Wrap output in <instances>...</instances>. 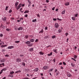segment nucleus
Instances as JSON below:
<instances>
[{"label": "nucleus", "instance_id": "nucleus-1", "mask_svg": "<svg viewBox=\"0 0 79 79\" xmlns=\"http://www.w3.org/2000/svg\"><path fill=\"white\" fill-rule=\"evenodd\" d=\"M21 5H22V4H19L18 5L17 7V10H18L19 9L20 7H21Z\"/></svg>", "mask_w": 79, "mask_h": 79}, {"label": "nucleus", "instance_id": "nucleus-2", "mask_svg": "<svg viewBox=\"0 0 79 79\" xmlns=\"http://www.w3.org/2000/svg\"><path fill=\"white\" fill-rule=\"evenodd\" d=\"M58 26H59V25H58V24L56 23L55 24V27L56 28H58Z\"/></svg>", "mask_w": 79, "mask_h": 79}, {"label": "nucleus", "instance_id": "nucleus-3", "mask_svg": "<svg viewBox=\"0 0 79 79\" xmlns=\"http://www.w3.org/2000/svg\"><path fill=\"white\" fill-rule=\"evenodd\" d=\"M48 68V67L47 66H44L43 67V69H44V70H47V69Z\"/></svg>", "mask_w": 79, "mask_h": 79}, {"label": "nucleus", "instance_id": "nucleus-4", "mask_svg": "<svg viewBox=\"0 0 79 79\" xmlns=\"http://www.w3.org/2000/svg\"><path fill=\"white\" fill-rule=\"evenodd\" d=\"M7 18L5 17H3L2 18V20L3 21H5L6 20Z\"/></svg>", "mask_w": 79, "mask_h": 79}, {"label": "nucleus", "instance_id": "nucleus-5", "mask_svg": "<svg viewBox=\"0 0 79 79\" xmlns=\"http://www.w3.org/2000/svg\"><path fill=\"white\" fill-rule=\"evenodd\" d=\"M14 48V46H9L7 48L8 49H11V48Z\"/></svg>", "mask_w": 79, "mask_h": 79}, {"label": "nucleus", "instance_id": "nucleus-6", "mask_svg": "<svg viewBox=\"0 0 79 79\" xmlns=\"http://www.w3.org/2000/svg\"><path fill=\"white\" fill-rule=\"evenodd\" d=\"M6 60V59H5L3 58L1 60V63H2L3 62H5Z\"/></svg>", "mask_w": 79, "mask_h": 79}, {"label": "nucleus", "instance_id": "nucleus-7", "mask_svg": "<svg viewBox=\"0 0 79 79\" xmlns=\"http://www.w3.org/2000/svg\"><path fill=\"white\" fill-rule=\"evenodd\" d=\"M23 27H20L18 28V30L19 31H20V30H23Z\"/></svg>", "mask_w": 79, "mask_h": 79}, {"label": "nucleus", "instance_id": "nucleus-8", "mask_svg": "<svg viewBox=\"0 0 79 79\" xmlns=\"http://www.w3.org/2000/svg\"><path fill=\"white\" fill-rule=\"evenodd\" d=\"M29 51H30V52H33V51H34V48H31L29 49Z\"/></svg>", "mask_w": 79, "mask_h": 79}, {"label": "nucleus", "instance_id": "nucleus-9", "mask_svg": "<svg viewBox=\"0 0 79 79\" xmlns=\"http://www.w3.org/2000/svg\"><path fill=\"white\" fill-rule=\"evenodd\" d=\"M25 43H26V44H27V45L29 44H31V42L29 41H27L26 42H25Z\"/></svg>", "mask_w": 79, "mask_h": 79}, {"label": "nucleus", "instance_id": "nucleus-10", "mask_svg": "<svg viewBox=\"0 0 79 79\" xmlns=\"http://www.w3.org/2000/svg\"><path fill=\"white\" fill-rule=\"evenodd\" d=\"M65 5L66 6H68L69 5V2H68L65 3Z\"/></svg>", "mask_w": 79, "mask_h": 79}, {"label": "nucleus", "instance_id": "nucleus-11", "mask_svg": "<svg viewBox=\"0 0 79 79\" xmlns=\"http://www.w3.org/2000/svg\"><path fill=\"white\" fill-rule=\"evenodd\" d=\"M39 54H40V55H44V52H39Z\"/></svg>", "mask_w": 79, "mask_h": 79}, {"label": "nucleus", "instance_id": "nucleus-12", "mask_svg": "<svg viewBox=\"0 0 79 79\" xmlns=\"http://www.w3.org/2000/svg\"><path fill=\"white\" fill-rule=\"evenodd\" d=\"M38 70H39V68H36V69H35L34 70V71H35L36 72H37L38 71Z\"/></svg>", "mask_w": 79, "mask_h": 79}, {"label": "nucleus", "instance_id": "nucleus-13", "mask_svg": "<svg viewBox=\"0 0 79 79\" xmlns=\"http://www.w3.org/2000/svg\"><path fill=\"white\" fill-rule=\"evenodd\" d=\"M30 41L31 42H34V39H31L30 40Z\"/></svg>", "mask_w": 79, "mask_h": 79}, {"label": "nucleus", "instance_id": "nucleus-14", "mask_svg": "<svg viewBox=\"0 0 79 79\" xmlns=\"http://www.w3.org/2000/svg\"><path fill=\"white\" fill-rule=\"evenodd\" d=\"M21 59H16V61H18L19 62H21Z\"/></svg>", "mask_w": 79, "mask_h": 79}, {"label": "nucleus", "instance_id": "nucleus-15", "mask_svg": "<svg viewBox=\"0 0 79 79\" xmlns=\"http://www.w3.org/2000/svg\"><path fill=\"white\" fill-rule=\"evenodd\" d=\"M21 70H19L18 71H17L15 73H21Z\"/></svg>", "mask_w": 79, "mask_h": 79}, {"label": "nucleus", "instance_id": "nucleus-16", "mask_svg": "<svg viewBox=\"0 0 79 79\" xmlns=\"http://www.w3.org/2000/svg\"><path fill=\"white\" fill-rule=\"evenodd\" d=\"M71 65L73 67H74V66H75V64H73V63H71Z\"/></svg>", "mask_w": 79, "mask_h": 79}, {"label": "nucleus", "instance_id": "nucleus-17", "mask_svg": "<svg viewBox=\"0 0 79 79\" xmlns=\"http://www.w3.org/2000/svg\"><path fill=\"white\" fill-rule=\"evenodd\" d=\"M28 2L29 5H31V2L29 0H28Z\"/></svg>", "mask_w": 79, "mask_h": 79}, {"label": "nucleus", "instance_id": "nucleus-18", "mask_svg": "<svg viewBox=\"0 0 79 79\" xmlns=\"http://www.w3.org/2000/svg\"><path fill=\"white\" fill-rule=\"evenodd\" d=\"M18 4H19V2H16L15 4V5H16V6H18Z\"/></svg>", "mask_w": 79, "mask_h": 79}, {"label": "nucleus", "instance_id": "nucleus-19", "mask_svg": "<svg viewBox=\"0 0 79 79\" xmlns=\"http://www.w3.org/2000/svg\"><path fill=\"white\" fill-rule=\"evenodd\" d=\"M6 46H7V45H1V47H6Z\"/></svg>", "mask_w": 79, "mask_h": 79}, {"label": "nucleus", "instance_id": "nucleus-20", "mask_svg": "<svg viewBox=\"0 0 79 79\" xmlns=\"http://www.w3.org/2000/svg\"><path fill=\"white\" fill-rule=\"evenodd\" d=\"M48 55L49 56H51V55H52V52H51L50 54H48Z\"/></svg>", "mask_w": 79, "mask_h": 79}, {"label": "nucleus", "instance_id": "nucleus-21", "mask_svg": "<svg viewBox=\"0 0 79 79\" xmlns=\"http://www.w3.org/2000/svg\"><path fill=\"white\" fill-rule=\"evenodd\" d=\"M60 74V73H59V72L57 71V72L56 73V76H58V74Z\"/></svg>", "mask_w": 79, "mask_h": 79}, {"label": "nucleus", "instance_id": "nucleus-22", "mask_svg": "<svg viewBox=\"0 0 79 79\" xmlns=\"http://www.w3.org/2000/svg\"><path fill=\"white\" fill-rule=\"evenodd\" d=\"M72 20H73V21H75V17H72Z\"/></svg>", "mask_w": 79, "mask_h": 79}, {"label": "nucleus", "instance_id": "nucleus-23", "mask_svg": "<svg viewBox=\"0 0 79 79\" xmlns=\"http://www.w3.org/2000/svg\"><path fill=\"white\" fill-rule=\"evenodd\" d=\"M64 13H65V10H64L62 12V14L63 15H64Z\"/></svg>", "mask_w": 79, "mask_h": 79}, {"label": "nucleus", "instance_id": "nucleus-24", "mask_svg": "<svg viewBox=\"0 0 79 79\" xmlns=\"http://www.w3.org/2000/svg\"><path fill=\"white\" fill-rule=\"evenodd\" d=\"M52 39H54V38H56V36L55 35H53L52 37Z\"/></svg>", "mask_w": 79, "mask_h": 79}, {"label": "nucleus", "instance_id": "nucleus-25", "mask_svg": "<svg viewBox=\"0 0 79 79\" xmlns=\"http://www.w3.org/2000/svg\"><path fill=\"white\" fill-rule=\"evenodd\" d=\"M36 21H37V19H36L32 20V22H36Z\"/></svg>", "mask_w": 79, "mask_h": 79}, {"label": "nucleus", "instance_id": "nucleus-26", "mask_svg": "<svg viewBox=\"0 0 79 79\" xmlns=\"http://www.w3.org/2000/svg\"><path fill=\"white\" fill-rule=\"evenodd\" d=\"M22 65H23V66H25L26 65V64L24 62L22 63Z\"/></svg>", "mask_w": 79, "mask_h": 79}, {"label": "nucleus", "instance_id": "nucleus-27", "mask_svg": "<svg viewBox=\"0 0 79 79\" xmlns=\"http://www.w3.org/2000/svg\"><path fill=\"white\" fill-rule=\"evenodd\" d=\"M9 77H13V75L12 74H11L9 75Z\"/></svg>", "mask_w": 79, "mask_h": 79}, {"label": "nucleus", "instance_id": "nucleus-28", "mask_svg": "<svg viewBox=\"0 0 79 79\" xmlns=\"http://www.w3.org/2000/svg\"><path fill=\"white\" fill-rule=\"evenodd\" d=\"M41 32V33H43L44 32V31H43V29H42V30L39 32V33H40Z\"/></svg>", "mask_w": 79, "mask_h": 79}, {"label": "nucleus", "instance_id": "nucleus-29", "mask_svg": "<svg viewBox=\"0 0 79 79\" xmlns=\"http://www.w3.org/2000/svg\"><path fill=\"white\" fill-rule=\"evenodd\" d=\"M14 73H15V72H14L13 71H12V72L10 73V74H12V75H13V74H14Z\"/></svg>", "mask_w": 79, "mask_h": 79}, {"label": "nucleus", "instance_id": "nucleus-30", "mask_svg": "<svg viewBox=\"0 0 79 79\" xmlns=\"http://www.w3.org/2000/svg\"><path fill=\"white\" fill-rule=\"evenodd\" d=\"M8 6H6V11H7L8 10Z\"/></svg>", "mask_w": 79, "mask_h": 79}, {"label": "nucleus", "instance_id": "nucleus-31", "mask_svg": "<svg viewBox=\"0 0 79 79\" xmlns=\"http://www.w3.org/2000/svg\"><path fill=\"white\" fill-rule=\"evenodd\" d=\"M58 31L59 33H61V30L60 29Z\"/></svg>", "mask_w": 79, "mask_h": 79}, {"label": "nucleus", "instance_id": "nucleus-32", "mask_svg": "<svg viewBox=\"0 0 79 79\" xmlns=\"http://www.w3.org/2000/svg\"><path fill=\"white\" fill-rule=\"evenodd\" d=\"M5 56L6 57H9V56H10L8 54H6V55H5Z\"/></svg>", "mask_w": 79, "mask_h": 79}, {"label": "nucleus", "instance_id": "nucleus-33", "mask_svg": "<svg viewBox=\"0 0 79 79\" xmlns=\"http://www.w3.org/2000/svg\"><path fill=\"white\" fill-rule=\"evenodd\" d=\"M19 41H15V43H16L17 44H18V43H19Z\"/></svg>", "mask_w": 79, "mask_h": 79}, {"label": "nucleus", "instance_id": "nucleus-34", "mask_svg": "<svg viewBox=\"0 0 79 79\" xmlns=\"http://www.w3.org/2000/svg\"><path fill=\"white\" fill-rule=\"evenodd\" d=\"M0 65H3V66H4L5 64H4V63H3L2 64H0Z\"/></svg>", "mask_w": 79, "mask_h": 79}, {"label": "nucleus", "instance_id": "nucleus-35", "mask_svg": "<svg viewBox=\"0 0 79 79\" xmlns=\"http://www.w3.org/2000/svg\"><path fill=\"white\" fill-rule=\"evenodd\" d=\"M68 77H71V74H68Z\"/></svg>", "mask_w": 79, "mask_h": 79}, {"label": "nucleus", "instance_id": "nucleus-36", "mask_svg": "<svg viewBox=\"0 0 79 79\" xmlns=\"http://www.w3.org/2000/svg\"><path fill=\"white\" fill-rule=\"evenodd\" d=\"M53 52H55V53H57V52H56V49L55 50H54Z\"/></svg>", "mask_w": 79, "mask_h": 79}, {"label": "nucleus", "instance_id": "nucleus-37", "mask_svg": "<svg viewBox=\"0 0 79 79\" xmlns=\"http://www.w3.org/2000/svg\"><path fill=\"white\" fill-rule=\"evenodd\" d=\"M6 31H10V29L7 28L6 29Z\"/></svg>", "mask_w": 79, "mask_h": 79}, {"label": "nucleus", "instance_id": "nucleus-38", "mask_svg": "<svg viewBox=\"0 0 79 79\" xmlns=\"http://www.w3.org/2000/svg\"><path fill=\"white\" fill-rule=\"evenodd\" d=\"M11 12H12V10H10L9 11V13H11Z\"/></svg>", "mask_w": 79, "mask_h": 79}, {"label": "nucleus", "instance_id": "nucleus-39", "mask_svg": "<svg viewBox=\"0 0 79 79\" xmlns=\"http://www.w3.org/2000/svg\"><path fill=\"white\" fill-rule=\"evenodd\" d=\"M53 69H50L49 70V72H51L52 71H53Z\"/></svg>", "mask_w": 79, "mask_h": 79}, {"label": "nucleus", "instance_id": "nucleus-40", "mask_svg": "<svg viewBox=\"0 0 79 79\" xmlns=\"http://www.w3.org/2000/svg\"><path fill=\"white\" fill-rule=\"evenodd\" d=\"M18 28L17 27H15V31H17V30H18Z\"/></svg>", "mask_w": 79, "mask_h": 79}, {"label": "nucleus", "instance_id": "nucleus-41", "mask_svg": "<svg viewBox=\"0 0 79 79\" xmlns=\"http://www.w3.org/2000/svg\"><path fill=\"white\" fill-rule=\"evenodd\" d=\"M72 60H74V61H76V60L74 59V58H71Z\"/></svg>", "mask_w": 79, "mask_h": 79}, {"label": "nucleus", "instance_id": "nucleus-42", "mask_svg": "<svg viewBox=\"0 0 79 79\" xmlns=\"http://www.w3.org/2000/svg\"><path fill=\"white\" fill-rule=\"evenodd\" d=\"M32 45V44H30L29 45H28V46H29V47H31Z\"/></svg>", "mask_w": 79, "mask_h": 79}, {"label": "nucleus", "instance_id": "nucleus-43", "mask_svg": "<svg viewBox=\"0 0 79 79\" xmlns=\"http://www.w3.org/2000/svg\"><path fill=\"white\" fill-rule=\"evenodd\" d=\"M2 70H3V71H6V70H7V69H6V68H5L2 69Z\"/></svg>", "mask_w": 79, "mask_h": 79}, {"label": "nucleus", "instance_id": "nucleus-44", "mask_svg": "<svg viewBox=\"0 0 79 79\" xmlns=\"http://www.w3.org/2000/svg\"><path fill=\"white\" fill-rule=\"evenodd\" d=\"M3 34H0V37H3Z\"/></svg>", "mask_w": 79, "mask_h": 79}, {"label": "nucleus", "instance_id": "nucleus-45", "mask_svg": "<svg viewBox=\"0 0 79 79\" xmlns=\"http://www.w3.org/2000/svg\"><path fill=\"white\" fill-rule=\"evenodd\" d=\"M38 41H39V40L36 39V40H35V42H37Z\"/></svg>", "mask_w": 79, "mask_h": 79}, {"label": "nucleus", "instance_id": "nucleus-46", "mask_svg": "<svg viewBox=\"0 0 79 79\" xmlns=\"http://www.w3.org/2000/svg\"><path fill=\"white\" fill-rule=\"evenodd\" d=\"M25 38L26 39H27V38H28V35H26L25 36Z\"/></svg>", "mask_w": 79, "mask_h": 79}, {"label": "nucleus", "instance_id": "nucleus-47", "mask_svg": "<svg viewBox=\"0 0 79 79\" xmlns=\"http://www.w3.org/2000/svg\"><path fill=\"white\" fill-rule=\"evenodd\" d=\"M2 52H5V49H2Z\"/></svg>", "mask_w": 79, "mask_h": 79}, {"label": "nucleus", "instance_id": "nucleus-48", "mask_svg": "<svg viewBox=\"0 0 79 79\" xmlns=\"http://www.w3.org/2000/svg\"><path fill=\"white\" fill-rule=\"evenodd\" d=\"M48 29V28L47 27H45V30H47Z\"/></svg>", "mask_w": 79, "mask_h": 79}, {"label": "nucleus", "instance_id": "nucleus-49", "mask_svg": "<svg viewBox=\"0 0 79 79\" xmlns=\"http://www.w3.org/2000/svg\"><path fill=\"white\" fill-rule=\"evenodd\" d=\"M65 35H66V37H67V36L68 35V33H66L65 34Z\"/></svg>", "mask_w": 79, "mask_h": 79}, {"label": "nucleus", "instance_id": "nucleus-50", "mask_svg": "<svg viewBox=\"0 0 79 79\" xmlns=\"http://www.w3.org/2000/svg\"><path fill=\"white\" fill-rule=\"evenodd\" d=\"M63 64L64 65H66V63H65L64 62H63Z\"/></svg>", "mask_w": 79, "mask_h": 79}, {"label": "nucleus", "instance_id": "nucleus-51", "mask_svg": "<svg viewBox=\"0 0 79 79\" xmlns=\"http://www.w3.org/2000/svg\"><path fill=\"white\" fill-rule=\"evenodd\" d=\"M27 16H28V15L26 14L25 15H24L25 17L26 18H27Z\"/></svg>", "mask_w": 79, "mask_h": 79}, {"label": "nucleus", "instance_id": "nucleus-52", "mask_svg": "<svg viewBox=\"0 0 79 79\" xmlns=\"http://www.w3.org/2000/svg\"><path fill=\"white\" fill-rule=\"evenodd\" d=\"M74 58L76 59V58H77V56H76V55H74Z\"/></svg>", "mask_w": 79, "mask_h": 79}, {"label": "nucleus", "instance_id": "nucleus-53", "mask_svg": "<svg viewBox=\"0 0 79 79\" xmlns=\"http://www.w3.org/2000/svg\"><path fill=\"white\" fill-rule=\"evenodd\" d=\"M2 29H5V26H2Z\"/></svg>", "mask_w": 79, "mask_h": 79}, {"label": "nucleus", "instance_id": "nucleus-54", "mask_svg": "<svg viewBox=\"0 0 79 79\" xmlns=\"http://www.w3.org/2000/svg\"><path fill=\"white\" fill-rule=\"evenodd\" d=\"M57 20H59V21H61V20H62L61 19H60L59 18H57Z\"/></svg>", "mask_w": 79, "mask_h": 79}, {"label": "nucleus", "instance_id": "nucleus-55", "mask_svg": "<svg viewBox=\"0 0 79 79\" xmlns=\"http://www.w3.org/2000/svg\"><path fill=\"white\" fill-rule=\"evenodd\" d=\"M53 21H56V20H57V19H54V18H53Z\"/></svg>", "mask_w": 79, "mask_h": 79}, {"label": "nucleus", "instance_id": "nucleus-56", "mask_svg": "<svg viewBox=\"0 0 79 79\" xmlns=\"http://www.w3.org/2000/svg\"><path fill=\"white\" fill-rule=\"evenodd\" d=\"M77 15H78V14H77L75 15V17H77Z\"/></svg>", "mask_w": 79, "mask_h": 79}, {"label": "nucleus", "instance_id": "nucleus-57", "mask_svg": "<svg viewBox=\"0 0 79 79\" xmlns=\"http://www.w3.org/2000/svg\"><path fill=\"white\" fill-rule=\"evenodd\" d=\"M26 12H27V13H29V11L28 10H26Z\"/></svg>", "mask_w": 79, "mask_h": 79}, {"label": "nucleus", "instance_id": "nucleus-58", "mask_svg": "<svg viewBox=\"0 0 79 79\" xmlns=\"http://www.w3.org/2000/svg\"><path fill=\"white\" fill-rule=\"evenodd\" d=\"M55 7H54L52 9V10H55Z\"/></svg>", "mask_w": 79, "mask_h": 79}, {"label": "nucleus", "instance_id": "nucleus-59", "mask_svg": "<svg viewBox=\"0 0 79 79\" xmlns=\"http://www.w3.org/2000/svg\"><path fill=\"white\" fill-rule=\"evenodd\" d=\"M11 19H12V20H14V19H15V18H11Z\"/></svg>", "mask_w": 79, "mask_h": 79}, {"label": "nucleus", "instance_id": "nucleus-60", "mask_svg": "<svg viewBox=\"0 0 79 79\" xmlns=\"http://www.w3.org/2000/svg\"><path fill=\"white\" fill-rule=\"evenodd\" d=\"M46 1L47 3H48V2H49V1H48V0H46Z\"/></svg>", "mask_w": 79, "mask_h": 79}, {"label": "nucleus", "instance_id": "nucleus-61", "mask_svg": "<svg viewBox=\"0 0 79 79\" xmlns=\"http://www.w3.org/2000/svg\"><path fill=\"white\" fill-rule=\"evenodd\" d=\"M58 71V69H56L55 70V73H56V71Z\"/></svg>", "mask_w": 79, "mask_h": 79}, {"label": "nucleus", "instance_id": "nucleus-62", "mask_svg": "<svg viewBox=\"0 0 79 79\" xmlns=\"http://www.w3.org/2000/svg\"><path fill=\"white\" fill-rule=\"evenodd\" d=\"M22 79H29V78L25 77V78H23Z\"/></svg>", "mask_w": 79, "mask_h": 79}, {"label": "nucleus", "instance_id": "nucleus-63", "mask_svg": "<svg viewBox=\"0 0 79 79\" xmlns=\"http://www.w3.org/2000/svg\"><path fill=\"white\" fill-rule=\"evenodd\" d=\"M61 64H62V63H61V62H60L59 64V65H61Z\"/></svg>", "mask_w": 79, "mask_h": 79}, {"label": "nucleus", "instance_id": "nucleus-64", "mask_svg": "<svg viewBox=\"0 0 79 79\" xmlns=\"http://www.w3.org/2000/svg\"><path fill=\"white\" fill-rule=\"evenodd\" d=\"M20 56H21V57H23V55H20Z\"/></svg>", "mask_w": 79, "mask_h": 79}]
</instances>
